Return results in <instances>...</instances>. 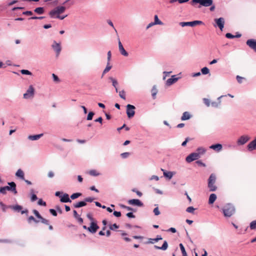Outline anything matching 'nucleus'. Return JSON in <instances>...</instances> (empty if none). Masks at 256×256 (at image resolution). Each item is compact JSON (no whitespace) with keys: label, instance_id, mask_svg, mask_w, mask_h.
<instances>
[{"label":"nucleus","instance_id":"1","mask_svg":"<svg viewBox=\"0 0 256 256\" xmlns=\"http://www.w3.org/2000/svg\"><path fill=\"white\" fill-rule=\"evenodd\" d=\"M216 176L214 174H212L208 182V187L210 192H215L217 190L218 187L216 185Z\"/></svg>","mask_w":256,"mask_h":256},{"label":"nucleus","instance_id":"2","mask_svg":"<svg viewBox=\"0 0 256 256\" xmlns=\"http://www.w3.org/2000/svg\"><path fill=\"white\" fill-rule=\"evenodd\" d=\"M10 186H6L0 188V192L2 194H6V190L12 192L14 194H16L18 192L16 190V184L14 182H8Z\"/></svg>","mask_w":256,"mask_h":256},{"label":"nucleus","instance_id":"3","mask_svg":"<svg viewBox=\"0 0 256 256\" xmlns=\"http://www.w3.org/2000/svg\"><path fill=\"white\" fill-rule=\"evenodd\" d=\"M212 0H192L190 1V4L192 6H195V4H198L200 6H198L199 8L201 6L208 7L212 4Z\"/></svg>","mask_w":256,"mask_h":256},{"label":"nucleus","instance_id":"4","mask_svg":"<svg viewBox=\"0 0 256 256\" xmlns=\"http://www.w3.org/2000/svg\"><path fill=\"white\" fill-rule=\"evenodd\" d=\"M222 212L225 216L230 217L234 213L235 209L232 206L227 204L224 206Z\"/></svg>","mask_w":256,"mask_h":256},{"label":"nucleus","instance_id":"5","mask_svg":"<svg viewBox=\"0 0 256 256\" xmlns=\"http://www.w3.org/2000/svg\"><path fill=\"white\" fill-rule=\"evenodd\" d=\"M66 9V7L64 6H57L54 9L51 10L49 14L50 17L54 18L55 16L59 15L60 14L63 13L65 11Z\"/></svg>","mask_w":256,"mask_h":256},{"label":"nucleus","instance_id":"6","mask_svg":"<svg viewBox=\"0 0 256 256\" xmlns=\"http://www.w3.org/2000/svg\"><path fill=\"white\" fill-rule=\"evenodd\" d=\"M8 208L14 210L15 212H20L22 214H25L27 215L28 212V210L27 209L22 210V207L21 206L18 204L9 206Z\"/></svg>","mask_w":256,"mask_h":256},{"label":"nucleus","instance_id":"7","mask_svg":"<svg viewBox=\"0 0 256 256\" xmlns=\"http://www.w3.org/2000/svg\"><path fill=\"white\" fill-rule=\"evenodd\" d=\"M203 24L204 23L202 21L194 20L192 22H180V25L182 27L185 26H194L196 25L202 24Z\"/></svg>","mask_w":256,"mask_h":256},{"label":"nucleus","instance_id":"8","mask_svg":"<svg viewBox=\"0 0 256 256\" xmlns=\"http://www.w3.org/2000/svg\"><path fill=\"white\" fill-rule=\"evenodd\" d=\"M135 106L131 105L130 104H128L126 106V114L128 118H132L134 114Z\"/></svg>","mask_w":256,"mask_h":256},{"label":"nucleus","instance_id":"9","mask_svg":"<svg viewBox=\"0 0 256 256\" xmlns=\"http://www.w3.org/2000/svg\"><path fill=\"white\" fill-rule=\"evenodd\" d=\"M34 89L32 86H30L26 90V93L24 94V98H32L34 95Z\"/></svg>","mask_w":256,"mask_h":256},{"label":"nucleus","instance_id":"10","mask_svg":"<svg viewBox=\"0 0 256 256\" xmlns=\"http://www.w3.org/2000/svg\"><path fill=\"white\" fill-rule=\"evenodd\" d=\"M200 158V157L198 155V154L193 152L190 154L188 156H186V160L188 162H190L194 160L198 159Z\"/></svg>","mask_w":256,"mask_h":256},{"label":"nucleus","instance_id":"11","mask_svg":"<svg viewBox=\"0 0 256 256\" xmlns=\"http://www.w3.org/2000/svg\"><path fill=\"white\" fill-rule=\"evenodd\" d=\"M214 21L216 23V26H218L222 31L224 27V19L223 18H216Z\"/></svg>","mask_w":256,"mask_h":256},{"label":"nucleus","instance_id":"12","mask_svg":"<svg viewBox=\"0 0 256 256\" xmlns=\"http://www.w3.org/2000/svg\"><path fill=\"white\" fill-rule=\"evenodd\" d=\"M99 228V226L97 225L95 222H92L90 226L88 228V230L91 233L94 234L96 232L97 230Z\"/></svg>","mask_w":256,"mask_h":256},{"label":"nucleus","instance_id":"13","mask_svg":"<svg viewBox=\"0 0 256 256\" xmlns=\"http://www.w3.org/2000/svg\"><path fill=\"white\" fill-rule=\"evenodd\" d=\"M246 44L255 52H256V40L254 39H250L246 42Z\"/></svg>","mask_w":256,"mask_h":256},{"label":"nucleus","instance_id":"14","mask_svg":"<svg viewBox=\"0 0 256 256\" xmlns=\"http://www.w3.org/2000/svg\"><path fill=\"white\" fill-rule=\"evenodd\" d=\"M129 204L137 206H143L142 202L138 199L130 200L128 202Z\"/></svg>","mask_w":256,"mask_h":256},{"label":"nucleus","instance_id":"15","mask_svg":"<svg viewBox=\"0 0 256 256\" xmlns=\"http://www.w3.org/2000/svg\"><path fill=\"white\" fill-rule=\"evenodd\" d=\"M118 49L120 53L125 56H128V52L124 50L122 42L120 40H118Z\"/></svg>","mask_w":256,"mask_h":256},{"label":"nucleus","instance_id":"16","mask_svg":"<svg viewBox=\"0 0 256 256\" xmlns=\"http://www.w3.org/2000/svg\"><path fill=\"white\" fill-rule=\"evenodd\" d=\"M52 48L56 52L57 56H58L61 51V47L60 44L57 43L56 41H54V44L52 45Z\"/></svg>","mask_w":256,"mask_h":256},{"label":"nucleus","instance_id":"17","mask_svg":"<svg viewBox=\"0 0 256 256\" xmlns=\"http://www.w3.org/2000/svg\"><path fill=\"white\" fill-rule=\"evenodd\" d=\"M175 76H172L171 78H168L166 80V85L170 86L172 84L175 83L178 80V78H176Z\"/></svg>","mask_w":256,"mask_h":256},{"label":"nucleus","instance_id":"18","mask_svg":"<svg viewBox=\"0 0 256 256\" xmlns=\"http://www.w3.org/2000/svg\"><path fill=\"white\" fill-rule=\"evenodd\" d=\"M210 148L216 152H220L222 150V146L221 144H217L212 145L210 146Z\"/></svg>","mask_w":256,"mask_h":256},{"label":"nucleus","instance_id":"19","mask_svg":"<svg viewBox=\"0 0 256 256\" xmlns=\"http://www.w3.org/2000/svg\"><path fill=\"white\" fill-rule=\"evenodd\" d=\"M60 200L62 202H72L70 199L68 194H64L62 196Z\"/></svg>","mask_w":256,"mask_h":256},{"label":"nucleus","instance_id":"20","mask_svg":"<svg viewBox=\"0 0 256 256\" xmlns=\"http://www.w3.org/2000/svg\"><path fill=\"white\" fill-rule=\"evenodd\" d=\"M154 248L157 250H165L168 248V244L166 241H164L162 246L160 247L158 246H154Z\"/></svg>","mask_w":256,"mask_h":256},{"label":"nucleus","instance_id":"21","mask_svg":"<svg viewBox=\"0 0 256 256\" xmlns=\"http://www.w3.org/2000/svg\"><path fill=\"white\" fill-rule=\"evenodd\" d=\"M191 118V115L188 112H185L183 113L182 116L181 118L182 120H189Z\"/></svg>","mask_w":256,"mask_h":256},{"label":"nucleus","instance_id":"22","mask_svg":"<svg viewBox=\"0 0 256 256\" xmlns=\"http://www.w3.org/2000/svg\"><path fill=\"white\" fill-rule=\"evenodd\" d=\"M16 176L20 178L21 179L24 180V172L21 169H18L16 174Z\"/></svg>","mask_w":256,"mask_h":256},{"label":"nucleus","instance_id":"23","mask_svg":"<svg viewBox=\"0 0 256 256\" xmlns=\"http://www.w3.org/2000/svg\"><path fill=\"white\" fill-rule=\"evenodd\" d=\"M42 136H43V134H36V135L29 136L28 137V138L31 140H38Z\"/></svg>","mask_w":256,"mask_h":256},{"label":"nucleus","instance_id":"24","mask_svg":"<svg viewBox=\"0 0 256 256\" xmlns=\"http://www.w3.org/2000/svg\"><path fill=\"white\" fill-rule=\"evenodd\" d=\"M216 199V196L214 194H210L209 199H208V203L209 204H212Z\"/></svg>","mask_w":256,"mask_h":256},{"label":"nucleus","instance_id":"25","mask_svg":"<svg viewBox=\"0 0 256 256\" xmlns=\"http://www.w3.org/2000/svg\"><path fill=\"white\" fill-rule=\"evenodd\" d=\"M86 203L85 202V201H81L74 204V206L75 208H79L82 206H86Z\"/></svg>","mask_w":256,"mask_h":256},{"label":"nucleus","instance_id":"26","mask_svg":"<svg viewBox=\"0 0 256 256\" xmlns=\"http://www.w3.org/2000/svg\"><path fill=\"white\" fill-rule=\"evenodd\" d=\"M162 170L164 172V176L171 179L173 176V174L171 172H166L164 169L162 168Z\"/></svg>","mask_w":256,"mask_h":256},{"label":"nucleus","instance_id":"27","mask_svg":"<svg viewBox=\"0 0 256 256\" xmlns=\"http://www.w3.org/2000/svg\"><path fill=\"white\" fill-rule=\"evenodd\" d=\"M226 38H240V34H239L238 32H237L236 35H233L230 33H227L226 34Z\"/></svg>","mask_w":256,"mask_h":256},{"label":"nucleus","instance_id":"28","mask_svg":"<svg viewBox=\"0 0 256 256\" xmlns=\"http://www.w3.org/2000/svg\"><path fill=\"white\" fill-rule=\"evenodd\" d=\"M162 238L160 236H157L155 238H150L149 242L151 244H154L156 242H158L159 240H162Z\"/></svg>","mask_w":256,"mask_h":256},{"label":"nucleus","instance_id":"29","mask_svg":"<svg viewBox=\"0 0 256 256\" xmlns=\"http://www.w3.org/2000/svg\"><path fill=\"white\" fill-rule=\"evenodd\" d=\"M34 12L38 14H42L44 13V8L39 7L36 8L34 10Z\"/></svg>","mask_w":256,"mask_h":256},{"label":"nucleus","instance_id":"30","mask_svg":"<svg viewBox=\"0 0 256 256\" xmlns=\"http://www.w3.org/2000/svg\"><path fill=\"white\" fill-rule=\"evenodd\" d=\"M111 68L112 66L110 65V62H108L106 66L102 72V76H103L106 73L108 72L111 69Z\"/></svg>","mask_w":256,"mask_h":256},{"label":"nucleus","instance_id":"31","mask_svg":"<svg viewBox=\"0 0 256 256\" xmlns=\"http://www.w3.org/2000/svg\"><path fill=\"white\" fill-rule=\"evenodd\" d=\"M250 140L249 136H241V144H244Z\"/></svg>","mask_w":256,"mask_h":256},{"label":"nucleus","instance_id":"32","mask_svg":"<svg viewBox=\"0 0 256 256\" xmlns=\"http://www.w3.org/2000/svg\"><path fill=\"white\" fill-rule=\"evenodd\" d=\"M158 92V90L156 86H154L152 89V95L154 99L156 98V94Z\"/></svg>","mask_w":256,"mask_h":256},{"label":"nucleus","instance_id":"33","mask_svg":"<svg viewBox=\"0 0 256 256\" xmlns=\"http://www.w3.org/2000/svg\"><path fill=\"white\" fill-rule=\"evenodd\" d=\"M205 152H206V150L202 147H200V148H198L196 150V153L198 154V155L200 156V154H204Z\"/></svg>","mask_w":256,"mask_h":256},{"label":"nucleus","instance_id":"34","mask_svg":"<svg viewBox=\"0 0 256 256\" xmlns=\"http://www.w3.org/2000/svg\"><path fill=\"white\" fill-rule=\"evenodd\" d=\"M180 247L182 254V256H188L184 247L182 244H180Z\"/></svg>","mask_w":256,"mask_h":256},{"label":"nucleus","instance_id":"35","mask_svg":"<svg viewBox=\"0 0 256 256\" xmlns=\"http://www.w3.org/2000/svg\"><path fill=\"white\" fill-rule=\"evenodd\" d=\"M154 24H162V22L158 19V16L157 15H155L154 17Z\"/></svg>","mask_w":256,"mask_h":256},{"label":"nucleus","instance_id":"36","mask_svg":"<svg viewBox=\"0 0 256 256\" xmlns=\"http://www.w3.org/2000/svg\"><path fill=\"white\" fill-rule=\"evenodd\" d=\"M28 223H31L32 221L36 223H38L40 222L39 220H36L33 216H29L28 218Z\"/></svg>","mask_w":256,"mask_h":256},{"label":"nucleus","instance_id":"37","mask_svg":"<svg viewBox=\"0 0 256 256\" xmlns=\"http://www.w3.org/2000/svg\"><path fill=\"white\" fill-rule=\"evenodd\" d=\"M109 79L112 81V86L114 88L117 87V86L118 84V82L117 80L115 78H113L112 77H110Z\"/></svg>","mask_w":256,"mask_h":256},{"label":"nucleus","instance_id":"38","mask_svg":"<svg viewBox=\"0 0 256 256\" xmlns=\"http://www.w3.org/2000/svg\"><path fill=\"white\" fill-rule=\"evenodd\" d=\"M119 93V96L122 98L123 100H125L126 99V92L124 90H122L121 91H120L118 92Z\"/></svg>","mask_w":256,"mask_h":256},{"label":"nucleus","instance_id":"39","mask_svg":"<svg viewBox=\"0 0 256 256\" xmlns=\"http://www.w3.org/2000/svg\"><path fill=\"white\" fill-rule=\"evenodd\" d=\"M80 196H82V194L81 193H80V192L74 193V194H72L71 195L70 198L72 200H74V199L78 198Z\"/></svg>","mask_w":256,"mask_h":256},{"label":"nucleus","instance_id":"40","mask_svg":"<svg viewBox=\"0 0 256 256\" xmlns=\"http://www.w3.org/2000/svg\"><path fill=\"white\" fill-rule=\"evenodd\" d=\"M88 173L90 175L92 176H98L100 174L94 170H90Z\"/></svg>","mask_w":256,"mask_h":256},{"label":"nucleus","instance_id":"41","mask_svg":"<svg viewBox=\"0 0 256 256\" xmlns=\"http://www.w3.org/2000/svg\"><path fill=\"white\" fill-rule=\"evenodd\" d=\"M201 72L203 74H207L210 72L209 69L207 67L202 68Z\"/></svg>","mask_w":256,"mask_h":256},{"label":"nucleus","instance_id":"42","mask_svg":"<svg viewBox=\"0 0 256 256\" xmlns=\"http://www.w3.org/2000/svg\"><path fill=\"white\" fill-rule=\"evenodd\" d=\"M250 228L251 230L256 229V220H254L250 222Z\"/></svg>","mask_w":256,"mask_h":256},{"label":"nucleus","instance_id":"43","mask_svg":"<svg viewBox=\"0 0 256 256\" xmlns=\"http://www.w3.org/2000/svg\"><path fill=\"white\" fill-rule=\"evenodd\" d=\"M38 218L40 220L41 222L46 225H49L48 220L42 218V216L41 218Z\"/></svg>","mask_w":256,"mask_h":256},{"label":"nucleus","instance_id":"44","mask_svg":"<svg viewBox=\"0 0 256 256\" xmlns=\"http://www.w3.org/2000/svg\"><path fill=\"white\" fill-rule=\"evenodd\" d=\"M190 0H170V2L173 3L176 2H178L180 4H183L188 2Z\"/></svg>","mask_w":256,"mask_h":256},{"label":"nucleus","instance_id":"45","mask_svg":"<svg viewBox=\"0 0 256 256\" xmlns=\"http://www.w3.org/2000/svg\"><path fill=\"white\" fill-rule=\"evenodd\" d=\"M94 114L92 112H90L88 113V116H87V120H90L92 119L93 116H94Z\"/></svg>","mask_w":256,"mask_h":256},{"label":"nucleus","instance_id":"46","mask_svg":"<svg viewBox=\"0 0 256 256\" xmlns=\"http://www.w3.org/2000/svg\"><path fill=\"white\" fill-rule=\"evenodd\" d=\"M20 72L23 74L32 75V74L30 72L26 70H20Z\"/></svg>","mask_w":256,"mask_h":256},{"label":"nucleus","instance_id":"47","mask_svg":"<svg viewBox=\"0 0 256 256\" xmlns=\"http://www.w3.org/2000/svg\"><path fill=\"white\" fill-rule=\"evenodd\" d=\"M220 104V101L218 100V102H214L210 103V105L214 108L218 107Z\"/></svg>","mask_w":256,"mask_h":256},{"label":"nucleus","instance_id":"48","mask_svg":"<svg viewBox=\"0 0 256 256\" xmlns=\"http://www.w3.org/2000/svg\"><path fill=\"white\" fill-rule=\"evenodd\" d=\"M203 100H204V104L207 106H210V101L208 99V98H204L203 99Z\"/></svg>","mask_w":256,"mask_h":256},{"label":"nucleus","instance_id":"49","mask_svg":"<svg viewBox=\"0 0 256 256\" xmlns=\"http://www.w3.org/2000/svg\"><path fill=\"white\" fill-rule=\"evenodd\" d=\"M0 206L2 208V210L4 212H6V209L8 208L6 205H5L2 202H0Z\"/></svg>","mask_w":256,"mask_h":256},{"label":"nucleus","instance_id":"50","mask_svg":"<svg viewBox=\"0 0 256 256\" xmlns=\"http://www.w3.org/2000/svg\"><path fill=\"white\" fill-rule=\"evenodd\" d=\"M194 210L195 208L192 206H189L186 208V211L190 213H193Z\"/></svg>","mask_w":256,"mask_h":256},{"label":"nucleus","instance_id":"51","mask_svg":"<svg viewBox=\"0 0 256 256\" xmlns=\"http://www.w3.org/2000/svg\"><path fill=\"white\" fill-rule=\"evenodd\" d=\"M124 128L127 131L130 130V128L128 127V126H126L125 124H124L122 127L118 128L117 130L118 131H120L121 130H122V128Z\"/></svg>","mask_w":256,"mask_h":256},{"label":"nucleus","instance_id":"52","mask_svg":"<svg viewBox=\"0 0 256 256\" xmlns=\"http://www.w3.org/2000/svg\"><path fill=\"white\" fill-rule=\"evenodd\" d=\"M33 213L34 215L38 218H41V215L36 210H32Z\"/></svg>","mask_w":256,"mask_h":256},{"label":"nucleus","instance_id":"53","mask_svg":"<svg viewBox=\"0 0 256 256\" xmlns=\"http://www.w3.org/2000/svg\"><path fill=\"white\" fill-rule=\"evenodd\" d=\"M154 212L156 216H158L160 214V212L158 207H156L154 210Z\"/></svg>","mask_w":256,"mask_h":256},{"label":"nucleus","instance_id":"54","mask_svg":"<svg viewBox=\"0 0 256 256\" xmlns=\"http://www.w3.org/2000/svg\"><path fill=\"white\" fill-rule=\"evenodd\" d=\"M38 205H40V206H46V202H44L42 199H40L38 202Z\"/></svg>","mask_w":256,"mask_h":256},{"label":"nucleus","instance_id":"55","mask_svg":"<svg viewBox=\"0 0 256 256\" xmlns=\"http://www.w3.org/2000/svg\"><path fill=\"white\" fill-rule=\"evenodd\" d=\"M94 198H92V197H88V198H86L84 199V201L86 202H93V200H94Z\"/></svg>","mask_w":256,"mask_h":256},{"label":"nucleus","instance_id":"56","mask_svg":"<svg viewBox=\"0 0 256 256\" xmlns=\"http://www.w3.org/2000/svg\"><path fill=\"white\" fill-rule=\"evenodd\" d=\"M118 228V226L116 224H112L110 226V229L112 230H114V229Z\"/></svg>","mask_w":256,"mask_h":256},{"label":"nucleus","instance_id":"57","mask_svg":"<svg viewBox=\"0 0 256 256\" xmlns=\"http://www.w3.org/2000/svg\"><path fill=\"white\" fill-rule=\"evenodd\" d=\"M132 191L134 192H135L140 197L142 196V193L140 192L138 190H137L135 188L132 189Z\"/></svg>","mask_w":256,"mask_h":256},{"label":"nucleus","instance_id":"58","mask_svg":"<svg viewBox=\"0 0 256 256\" xmlns=\"http://www.w3.org/2000/svg\"><path fill=\"white\" fill-rule=\"evenodd\" d=\"M50 212L51 214H52L54 216H57V212L54 209H50Z\"/></svg>","mask_w":256,"mask_h":256},{"label":"nucleus","instance_id":"59","mask_svg":"<svg viewBox=\"0 0 256 256\" xmlns=\"http://www.w3.org/2000/svg\"><path fill=\"white\" fill-rule=\"evenodd\" d=\"M52 76L54 78V81L56 82H60V80H59V78H58V77L57 76H56L55 74H52Z\"/></svg>","mask_w":256,"mask_h":256},{"label":"nucleus","instance_id":"60","mask_svg":"<svg viewBox=\"0 0 256 256\" xmlns=\"http://www.w3.org/2000/svg\"><path fill=\"white\" fill-rule=\"evenodd\" d=\"M130 155L129 152H124L121 154V156L122 158H126Z\"/></svg>","mask_w":256,"mask_h":256},{"label":"nucleus","instance_id":"61","mask_svg":"<svg viewBox=\"0 0 256 256\" xmlns=\"http://www.w3.org/2000/svg\"><path fill=\"white\" fill-rule=\"evenodd\" d=\"M126 216L130 218H134L135 216L131 212L126 214Z\"/></svg>","mask_w":256,"mask_h":256},{"label":"nucleus","instance_id":"62","mask_svg":"<svg viewBox=\"0 0 256 256\" xmlns=\"http://www.w3.org/2000/svg\"><path fill=\"white\" fill-rule=\"evenodd\" d=\"M23 14L26 15V16H32V15L33 13L32 11H26L23 12Z\"/></svg>","mask_w":256,"mask_h":256},{"label":"nucleus","instance_id":"63","mask_svg":"<svg viewBox=\"0 0 256 256\" xmlns=\"http://www.w3.org/2000/svg\"><path fill=\"white\" fill-rule=\"evenodd\" d=\"M38 199L37 196L35 194H32L31 197V200L34 202Z\"/></svg>","mask_w":256,"mask_h":256},{"label":"nucleus","instance_id":"64","mask_svg":"<svg viewBox=\"0 0 256 256\" xmlns=\"http://www.w3.org/2000/svg\"><path fill=\"white\" fill-rule=\"evenodd\" d=\"M114 215L116 217H120L121 216V213L120 212L114 211Z\"/></svg>","mask_w":256,"mask_h":256}]
</instances>
